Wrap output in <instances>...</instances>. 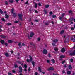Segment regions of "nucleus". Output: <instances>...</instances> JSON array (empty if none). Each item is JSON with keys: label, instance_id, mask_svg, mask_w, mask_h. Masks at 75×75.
I'll list each match as a JSON object with an SVG mask.
<instances>
[{"label": "nucleus", "instance_id": "42", "mask_svg": "<svg viewBox=\"0 0 75 75\" xmlns=\"http://www.w3.org/2000/svg\"><path fill=\"white\" fill-rule=\"evenodd\" d=\"M52 45H53L54 46H56L55 45V43H52Z\"/></svg>", "mask_w": 75, "mask_h": 75}, {"label": "nucleus", "instance_id": "14", "mask_svg": "<svg viewBox=\"0 0 75 75\" xmlns=\"http://www.w3.org/2000/svg\"><path fill=\"white\" fill-rule=\"evenodd\" d=\"M52 62L53 63V64H54V63H55V61L54 60V59H52L51 60Z\"/></svg>", "mask_w": 75, "mask_h": 75}, {"label": "nucleus", "instance_id": "4", "mask_svg": "<svg viewBox=\"0 0 75 75\" xmlns=\"http://www.w3.org/2000/svg\"><path fill=\"white\" fill-rule=\"evenodd\" d=\"M19 72H22V71H23V69H22V67H21V66H20L19 67Z\"/></svg>", "mask_w": 75, "mask_h": 75}, {"label": "nucleus", "instance_id": "46", "mask_svg": "<svg viewBox=\"0 0 75 75\" xmlns=\"http://www.w3.org/2000/svg\"><path fill=\"white\" fill-rule=\"evenodd\" d=\"M8 75H12V74L11 73H8Z\"/></svg>", "mask_w": 75, "mask_h": 75}, {"label": "nucleus", "instance_id": "27", "mask_svg": "<svg viewBox=\"0 0 75 75\" xmlns=\"http://www.w3.org/2000/svg\"><path fill=\"white\" fill-rule=\"evenodd\" d=\"M7 25L8 26L11 25V24L10 23H7Z\"/></svg>", "mask_w": 75, "mask_h": 75}, {"label": "nucleus", "instance_id": "47", "mask_svg": "<svg viewBox=\"0 0 75 75\" xmlns=\"http://www.w3.org/2000/svg\"><path fill=\"white\" fill-rule=\"evenodd\" d=\"M65 61H63L62 62V64H64V63H65Z\"/></svg>", "mask_w": 75, "mask_h": 75}, {"label": "nucleus", "instance_id": "41", "mask_svg": "<svg viewBox=\"0 0 75 75\" xmlns=\"http://www.w3.org/2000/svg\"><path fill=\"white\" fill-rule=\"evenodd\" d=\"M27 65L26 64H25L24 65V67L25 68H27Z\"/></svg>", "mask_w": 75, "mask_h": 75}, {"label": "nucleus", "instance_id": "52", "mask_svg": "<svg viewBox=\"0 0 75 75\" xmlns=\"http://www.w3.org/2000/svg\"><path fill=\"white\" fill-rule=\"evenodd\" d=\"M38 6H41V3H38Z\"/></svg>", "mask_w": 75, "mask_h": 75}, {"label": "nucleus", "instance_id": "56", "mask_svg": "<svg viewBox=\"0 0 75 75\" xmlns=\"http://www.w3.org/2000/svg\"><path fill=\"white\" fill-rule=\"evenodd\" d=\"M59 20H61V21H62V17H60Z\"/></svg>", "mask_w": 75, "mask_h": 75}, {"label": "nucleus", "instance_id": "19", "mask_svg": "<svg viewBox=\"0 0 75 75\" xmlns=\"http://www.w3.org/2000/svg\"><path fill=\"white\" fill-rule=\"evenodd\" d=\"M71 71H69L67 72V74L68 75H69L71 74Z\"/></svg>", "mask_w": 75, "mask_h": 75}, {"label": "nucleus", "instance_id": "28", "mask_svg": "<svg viewBox=\"0 0 75 75\" xmlns=\"http://www.w3.org/2000/svg\"><path fill=\"white\" fill-rule=\"evenodd\" d=\"M44 11L45 12V14H47V10L45 9H44Z\"/></svg>", "mask_w": 75, "mask_h": 75}, {"label": "nucleus", "instance_id": "5", "mask_svg": "<svg viewBox=\"0 0 75 75\" xmlns=\"http://www.w3.org/2000/svg\"><path fill=\"white\" fill-rule=\"evenodd\" d=\"M34 33L33 32H31L30 34V37H32L33 36H34Z\"/></svg>", "mask_w": 75, "mask_h": 75}, {"label": "nucleus", "instance_id": "54", "mask_svg": "<svg viewBox=\"0 0 75 75\" xmlns=\"http://www.w3.org/2000/svg\"><path fill=\"white\" fill-rule=\"evenodd\" d=\"M38 41H40V38H38Z\"/></svg>", "mask_w": 75, "mask_h": 75}, {"label": "nucleus", "instance_id": "15", "mask_svg": "<svg viewBox=\"0 0 75 75\" xmlns=\"http://www.w3.org/2000/svg\"><path fill=\"white\" fill-rule=\"evenodd\" d=\"M38 70L40 72H41V68L40 67H38Z\"/></svg>", "mask_w": 75, "mask_h": 75}, {"label": "nucleus", "instance_id": "50", "mask_svg": "<svg viewBox=\"0 0 75 75\" xmlns=\"http://www.w3.org/2000/svg\"><path fill=\"white\" fill-rule=\"evenodd\" d=\"M35 21L36 22H38V20H35Z\"/></svg>", "mask_w": 75, "mask_h": 75}, {"label": "nucleus", "instance_id": "24", "mask_svg": "<svg viewBox=\"0 0 75 75\" xmlns=\"http://www.w3.org/2000/svg\"><path fill=\"white\" fill-rule=\"evenodd\" d=\"M35 7L36 8L37 7V3H35Z\"/></svg>", "mask_w": 75, "mask_h": 75}, {"label": "nucleus", "instance_id": "21", "mask_svg": "<svg viewBox=\"0 0 75 75\" xmlns=\"http://www.w3.org/2000/svg\"><path fill=\"white\" fill-rule=\"evenodd\" d=\"M64 30H63L62 31H61L60 32V34H62L63 33H64Z\"/></svg>", "mask_w": 75, "mask_h": 75}, {"label": "nucleus", "instance_id": "37", "mask_svg": "<svg viewBox=\"0 0 75 75\" xmlns=\"http://www.w3.org/2000/svg\"><path fill=\"white\" fill-rule=\"evenodd\" d=\"M11 13H14V9H12Z\"/></svg>", "mask_w": 75, "mask_h": 75}, {"label": "nucleus", "instance_id": "43", "mask_svg": "<svg viewBox=\"0 0 75 75\" xmlns=\"http://www.w3.org/2000/svg\"><path fill=\"white\" fill-rule=\"evenodd\" d=\"M2 21H5V19H4V18H2Z\"/></svg>", "mask_w": 75, "mask_h": 75}, {"label": "nucleus", "instance_id": "49", "mask_svg": "<svg viewBox=\"0 0 75 75\" xmlns=\"http://www.w3.org/2000/svg\"><path fill=\"white\" fill-rule=\"evenodd\" d=\"M12 71L13 73H15V72H16V71H15L14 70H12Z\"/></svg>", "mask_w": 75, "mask_h": 75}, {"label": "nucleus", "instance_id": "2", "mask_svg": "<svg viewBox=\"0 0 75 75\" xmlns=\"http://www.w3.org/2000/svg\"><path fill=\"white\" fill-rule=\"evenodd\" d=\"M43 53L44 54H47V53H48V52L47 51V50L45 49H44L43 50Z\"/></svg>", "mask_w": 75, "mask_h": 75}, {"label": "nucleus", "instance_id": "32", "mask_svg": "<svg viewBox=\"0 0 75 75\" xmlns=\"http://www.w3.org/2000/svg\"><path fill=\"white\" fill-rule=\"evenodd\" d=\"M69 13L70 14H72V11L71 10L69 11Z\"/></svg>", "mask_w": 75, "mask_h": 75}, {"label": "nucleus", "instance_id": "58", "mask_svg": "<svg viewBox=\"0 0 75 75\" xmlns=\"http://www.w3.org/2000/svg\"><path fill=\"white\" fill-rule=\"evenodd\" d=\"M45 24L46 25H48L49 24L48 23H45Z\"/></svg>", "mask_w": 75, "mask_h": 75}, {"label": "nucleus", "instance_id": "18", "mask_svg": "<svg viewBox=\"0 0 75 75\" xmlns=\"http://www.w3.org/2000/svg\"><path fill=\"white\" fill-rule=\"evenodd\" d=\"M30 61H32L33 60V58L31 56H30Z\"/></svg>", "mask_w": 75, "mask_h": 75}, {"label": "nucleus", "instance_id": "45", "mask_svg": "<svg viewBox=\"0 0 75 75\" xmlns=\"http://www.w3.org/2000/svg\"><path fill=\"white\" fill-rule=\"evenodd\" d=\"M5 45L6 46H7V45H8V44L7 43H5Z\"/></svg>", "mask_w": 75, "mask_h": 75}, {"label": "nucleus", "instance_id": "35", "mask_svg": "<svg viewBox=\"0 0 75 75\" xmlns=\"http://www.w3.org/2000/svg\"><path fill=\"white\" fill-rule=\"evenodd\" d=\"M5 4H6V5H8V2H7V1H5Z\"/></svg>", "mask_w": 75, "mask_h": 75}, {"label": "nucleus", "instance_id": "33", "mask_svg": "<svg viewBox=\"0 0 75 75\" xmlns=\"http://www.w3.org/2000/svg\"><path fill=\"white\" fill-rule=\"evenodd\" d=\"M52 17V18H55L57 17V16L56 15H53Z\"/></svg>", "mask_w": 75, "mask_h": 75}, {"label": "nucleus", "instance_id": "23", "mask_svg": "<svg viewBox=\"0 0 75 75\" xmlns=\"http://www.w3.org/2000/svg\"><path fill=\"white\" fill-rule=\"evenodd\" d=\"M65 56L64 55H61L60 56V58H65Z\"/></svg>", "mask_w": 75, "mask_h": 75}, {"label": "nucleus", "instance_id": "36", "mask_svg": "<svg viewBox=\"0 0 75 75\" xmlns=\"http://www.w3.org/2000/svg\"><path fill=\"white\" fill-rule=\"evenodd\" d=\"M14 66H15V68H17L18 66H17V64H15Z\"/></svg>", "mask_w": 75, "mask_h": 75}, {"label": "nucleus", "instance_id": "13", "mask_svg": "<svg viewBox=\"0 0 75 75\" xmlns=\"http://www.w3.org/2000/svg\"><path fill=\"white\" fill-rule=\"evenodd\" d=\"M13 16L15 17H16V16H17V13H14L13 14Z\"/></svg>", "mask_w": 75, "mask_h": 75}, {"label": "nucleus", "instance_id": "59", "mask_svg": "<svg viewBox=\"0 0 75 75\" xmlns=\"http://www.w3.org/2000/svg\"><path fill=\"white\" fill-rule=\"evenodd\" d=\"M22 45L23 46H25V44L24 43H23Z\"/></svg>", "mask_w": 75, "mask_h": 75}, {"label": "nucleus", "instance_id": "25", "mask_svg": "<svg viewBox=\"0 0 75 75\" xmlns=\"http://www.w3.org/2000/svg\"><path fill=\"white\" fill-rule=\"evenodd\" d=\"M34 63H35L33 61L32 62V64L33 67H34Z\"/></svg>", "mask_w": 75, "mask_h": 75}, {"label": "nucleus", "instance_id": "16", "mask_svg": "<svg viewBox=\"0 0 75 75\" xmlns=\"http://www.w3.org/2000/svg\"><path fill=\"white\" fill-rule=\"evenodd\" d=\"M50 6V5H45V8H48V7H49Z\"/></svg>", "mask_w": 75, "mask_h": 75}, {"label": "nucleus", "instance_id": "9", "mask_svg": "<svg viewBox=\"0 0 75 75\" xmlns=\"http://www.w3.org/2000/svg\"><path fill=\"white\" fill-rule=\"evenodd\" d=\"M51 70H54V68L50 67L48 69V71H51Z\"/></svg>", "mask_w": 75, "mask_h": 75}, {"label": "nucleus", "instance_id": "12", "mask_svg": "<svg viewBox=\"0 0 75 75\" xmlns=\"http://www.w3.org/2000/svg\"><path fill=\"white\" fill-rule=\"evenodd\" d=\"M68 68L70 69H72V66H71V65H69Z\"/></svg>", "mask_w": 75, "mask_h": 75}, {"label": "nucleus", "instance_id": "26", "mask_svg": "<svg viewBox=\"0 0 75 75\" xmlns=\"http://www.w3.org/2000/svg\"><path fill=\"white\" fill-rule=\"evenodd\" d=\"M0 13H1V14H3V11H2V10L0 9Z\"/></svg>", "mask_w": 75, "mask_h": 75}, {"label": "nucleus", "instance_id": "53", "mask_svg": "<svg viewBox=\"0 0 75 75\" xmlns=\"http://www.w3.org/2000/svg\"><path fill=\"white\" fill-rule=\"evenodd\" d=\"M48 55H49V57H51V54H50L49 53V54H48Z\"/></svg>", "mask_w": 75, "mask_h": 75}, {"label": "nucleus", "instance_id": "48", "mask_svg": "<svg viewBox=\"0 0 75 75\" xmlns=\"http://www.w3.org/2000/svg\"><path fill=\"white\" fill-rule=\"evenodd\" d=\"M53 13L51 12H50V13H49V14L50 15L52 14Z\"/></svg>", "mask_w": 75, "mask_h": 75}, {"label": "nucleus", "instance_id": "3", "mask_svg": "<svg viewBox=\"0 0 75 75\" xmlns=\"http://www.w3.org/2000/svg\"><path fill=\"white\" fill-rule=\"evenodd\" d=\"M73 36L75 39H74L73 37H71V39L72 41H73V42H75V35H73Z\"/></svg>", "mask_w": 75, "mask_h": 75}, {"label": "nucleus", "instance_id": "1", "mask_svg": "<svg viewBox=\"0 0 75 75\" xmlns=\"http://www.w3.org/2000/svg\"><path fill=\"white\" fill-rule=\"evenodd\" d=\"M18 16L19 17V18L22 21V17L23 16V15L22 14H18Z\"/></svg>", "mask_w": 75, "mask_h": 75}, {"label": "nucleus", "instance_id": "57", "mask_svg": "<svg viewBox=\"0 0 75 75\" xmlns=\"http://www.w3.org/2000/svg\"><path fill=\"white\" fill-rule=\"evenodd\" d=\"M62 73L63 74H64L65 73V70H63L62 71Z\"/></svg>", "mask_w": 75, "mask_h": 75}, {"label": "nucleus", "instance_id": "60", "mask_svg": "<svg viewBox=\"0 0 75 75\" xmlns=\"http://www.w3.org/2000/svg\"><path fill=\"white\" fill-rule=\"evenodd\" d=\"M47 62L48 63H49L50 62V60H47Z\"/></svg>", "mask_w": 75, "mask_h": 75}, {"label": "nucleus", "instance_id": "44", "mask_svg": "<svg viewBox=\"0 0 75 75\" xmlns=\"http://www.w3.org/2000/svg\"><path fill=\"white\" fill-rule=\"evenodd\" d=\"M20 45H21V43H19L18 44V45L19 46V47H21V46H20Z\"/></svg>", "mask_w": 75, "mask_h": 75}, {"label": "nucleus", "instance_id": "6", "mask_svg": "<svg viewBox=\"0 0 75 75\" xmlns=\"http://www.w3.org/2000/svg\"><path fill=\"white\" fill-rule=\"evenodd\" d=\"M61 51L63 53L65 52V48H62L61 50Z\"/></svg>", "mask_w": 75, "mask_h": 75}, {"label": "nucleus", "instance_id": "34", "mask_svg": "<svg viewBox=\"0 0 75 75\" xmlns=\"http://www.w3.org/2000/svg\"><path fill=\"white\" fill-rule=\"evenodd\" d=\"M64 15H65V13H63L62 15V17H64Z\"/></svg>", "mask_w": 75, "mask_h": 75}, {"label": "nucleus", "instance_id": "39", "mask_svg": "<svg viewBox=\"0 0 75 75\" xmlns=\"http://www.w3.org/2000/svg\"><path fill=\"white\" fill-rule=\"evenodd\" d=\"M27 62H30V59H27Z\"/></svg>", "mask_w": 75, "mask_h": 75}, {"label": "nucleus", "instance_id": "55", "mask_svg": "<svg viewBox=\"0 0 75 75\" xmlns=\"http://www.w3.org/2000/svg\"><path fill=\"white\" fill-rule=\"evenodd\" d=\"M71 30H74V28L73 27H72L71 28Z\"/></svg>", "mask_w": 75, "mask_h": 75}, {"label": "nucleus", "instance_id": "22", "mask_svg": "<svg viewBox=\"0 0 75 75\" xmlns=\"http://www.w3.org/2000/svg\"><path fill=\"white\" fill-rule=\"evenodd\" d=\"M9 2L11 3H13L14 2V1L12 0H9Z\"/></svg>", "mask_w": 75, "mask_h": 75}, {"label": "nucleus", "instance_id": "61", "mask_svg": "<svg viewBox=\"0 0 75 75\" xmlns=\"http://www.w3.org/2000/svg\"><path fill=\"white\" fill-rule=\"evenodd\" d=\"M51 23H52V24H54V23L53 21H52Z\"/></svg>", "mask_w": 75, "mask_h": 75}, {"label": "nucleus", "instance_id": "51", "mask_svg": "<svg viewBox=\"0 0 75 75\" xmlns=\"http://www.w3.org/2000/svg\"><path fill=\"white\" fill-rule=\"evenodd\" d=\"M24 71L25 72H26L27 71V69L26 68H25L24 69Z\"/></svg>", "mask_w": 75, "mask_h": 75}, {"label": "nucleus", "instance_id": "31", "mask_svg": "<svg viewBox=\"0 0 75 75\" xmlns=\"http://www.w3.org/2000/svg\"><path fill=\"white\" fill-rule=\"evenodd\" d=\"M54 50L55 51H58V48L55 47L54 48Z\"/></svg>", "mask_w": 75, "mask_h": 75}, {"label": "nucleus", "instance_id": "11", "mask_svg": "<svg viewBox=\"0 0 75 75\" xmlns=\"http://www.w3.org/2000/svg\"><path fill=\"white\" fill-rule=\"evenodd\" d=\"M13 42V41L11 40H9L8 41V43H12Z\"/></svg>", "mask_w": 75, "mask_h": 75}, {"label": "nucleus", "instance_id": "30", "mask_svg": "<svg viewBox=\"0 0 75 75\" xmlns=\"http://www.w3.org/2000/svg\"><path fill=\"white\" fill-rule=\"evenodd\" d=\"M16 63H18V64H21V62L20 61H17Z\"/></svg>", "mask_w": 75, "mask_h": 75}, {"label": "nucleus", "instance_id": "40", "mask_svg": "<svg viewBox=\"0 0 75 75\" xmlns=\"http://www.w3.org/2000/svg\"><path fill=\"white\" fill-rule=\"evenodd\" d=\"M38 72H35V75H38Z\"/></svg>", "mask_w": 75, "mask_h": 75}, {"label": "nucleus", "instance_id": "38", "mask_svg": "<svg viewBox=\"0 0 75 75\" xmlns=\"http://www.w3.org/2000/svg\"><path fill=\"white\" fill-rule=\"evenodd\" d=\"M70 61H71V62H73V61H74V59H70Z\"/></svg>", "mask_w": 75, "mask_h": 75}, {"label": "nucleus", "instance_id": "29", "mask_svg": "<svg viewBox=\"0 0 75 75\" xmlns=\"http://www.w3.org/2000/svg\"><path fill=\"white\" fill-rule=\"evenodd\" d=\"M5 17L6 18H8V15H7L6 14Z\"/></svg>", "mask_w": 75, "mask_h": 75}, {"label": "nucleus", "instance_id": "17", "mask_svg": "<svg viewBox=\"0 0 75 75\" xmlns=\"http://www.w3.org/2000/svg\"><path fill=\"white\" fill-rule=\"evenodd\" d=\"M5 56H6V57H8L9 56L8 54L7 53H6L5 54Z\"/></svg>", "mask_w": 75, "mask_h": 75}, {"label": "nucleus", "instance_id": "62", "mask_svg": "<svg viewBox=\"0 0 75 75\" xmlns=\"http://www.w3.org/2000/svg\"><path fill=\"white\" fill-rule=\"evenodd\" d=\"M35 12L36 13H38V11H35Z\"/></svg>", "mask_w": 75, "mask_h": 75}, {"label": "nucleus", "instance_id": "64", "mask_svg": "<svg viewBox=\"0 0 75 75\" xmlns=\"http://www.w3.org/2000/svg\"><path fill=\"white\" fill-rule=\"evenodd\" d=\"M28 71H30V67H29V68L28 69Z\"/></svg>", "mask_w": 75, "mask_h": 75}, {"label": "nucleus", "instance_id": "7", "mask_svg": "<svg viewBox=\"0 0 75 75\" xmlns=\"http://www.w3.org/2000/svg\"><path fill=\"white\" fill-rule=\"evenodd\" d=\"M53 42H54L55 43H56V42H57V41H58V40L57 39H55L54 40L52 41Z\"/></svg>", "mask_w": 75, "mask_h": 75}, {"label": "nucleus", "instance_id": "20", "mask_svg": "<svg viewBox=\"0 0 75 75\" xmlns=\"http://www.w3.org/2000/svg\"><path fill=\"white\" fill-rule=\"evenodd\" d=\"M1 42V44H4V41L1 40L0 41Z\"/></svg>", "mask_w": 75, "mask_h": 75}, {"label": "nucleus", "instance_id": "63", "mask_svg": "<svg viewBox=\"0 0 75 75\" xmlns=\"http://www.w3.org/2000/svg\"><path fill=\"white\" fill-rule=\"evenodd\" d=\"M3 30H2V29H1L0 28V32H1V31H2Z\"/></svg>", "mask_w": 75, "mask_h": 75}, {"label": "nucleus", "instance_id": "10", "mask_svg": "<svg viewBox=\"0 0 75 75\" xmlns=\"http://www.w3.org/2000/svg\"><path fill=\"white\" fill-rule=\"evenodd\" d=\"M0 37L2 38H6V36H5L1 35L0 36Z\"/></svg>", "mask_w": 75, "mask_h": 75}, {"label": "nucleus", "instance_id": "8", "mask_svg": "<svg viewBox=\"0 0 75 75\" xmlns=\"http://www.w3.org/2000/svg\"><path fill=\"white\" fill-rule=\"evenodd\" d=\"M71 55H75V50L73 52V53L70 54Z\"/></svg>", "mask_w": 75, "mask_h": 75}]
</instances>
